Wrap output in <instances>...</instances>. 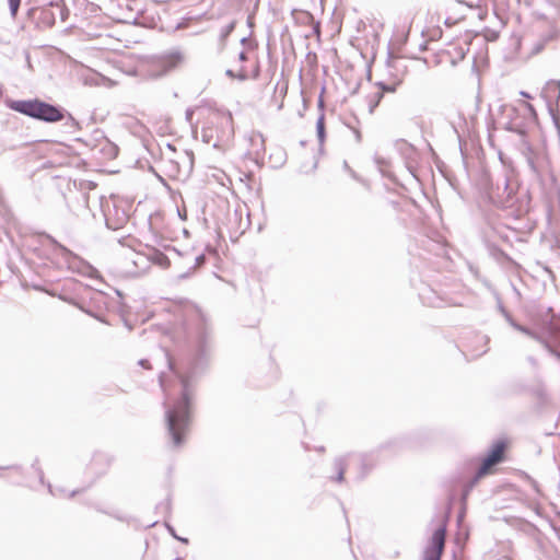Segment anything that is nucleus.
I'll list each match as a JSON object with an SVG mask.
<instances>
[{"instance_id": "obj_5", "label": "nucleus", "mask_w": 560, "mask_h": 560, "mask_svg": "<svg viewBox=\"0 0 560 560\" xmlns=\"http://www.w3.org/2000/svg\"><path fill=\"white\" fill-rule=\"evenodd\" d=\"M446 538V524H441L432 534L429 545L423 551L422 560H441Z\"/></svg>"}, {"instance_id": "obj_35", "label": "nucleus", "mask_w": 560, "mask_h": 560, "mask_svg": "<svg viewBox=\"0 0 560 560\" xmlns=\"http://www.w3.org/2000/svg\"><path fill=\"white\" fill-rule=\"evenodd\" d=\"M343 167H345V170H348V171H349V173L351 174V176H352L353 178H357V174L354 173V171H352V170L349 167V165H348V163H347L346 161L343 162Z\"/></svg>"}, {"instance_id": "obj_25", "label": "nucleus", "mask_w": 560, "mask_h": 560, "mask_svg": "<svg viewBox=\"0 0 560 560\" xmlns=\"http://www.w3.org/2000/svg\"><path fill=\"white\" fill-rule=\"evenodd\" d=\"M371 456L370 454H362L361 455V464H362V467L365 469L368 467V465L370 464L371 462Z\"/></svg>"}, {"instance_id": "obj_32", "label": "nucleus", "mask_w": 560, "mask_h": 560, "mask_svg": "<svg viewBox=\"0 0 560 560\" xmlns=\"http://www.w3.org/2000/svg\"><path fill=\"white\" fill-rule=\"evenodd\" d=\"M159 381H160L161 388L163 389V392L165 393V396L167 397V389H166V386H165L163 374H160Z\"/></svg>"}, {"instance_id": "obj_28", "label": "nucleus", "mask_w": 560, "mask_h": 560, "mask_svg": "<svg viewBox=\"0 0 560 560\" xmlns=\"http://www.w3.org/2000/svg\"><path fill=\"white\" fill-rule=\"evenodd\" d=\"M82 312L95 317L96 319L103 322V319L98 316H96L95 314H93L91 311L86 310L83 305H80V304H75Z\"/></svg>"}, {"instance_id": "obj_9", "label": "nucleus", "mask_w": 560, "mask_h": 560, "mask_svg": "<svg viewBox=\"0 0 560 560\" xmlns=\"http://www.w3.org/2000/svg\"><path fill=\"white\" fill-rule=\"evenodd\" d=\"M113 462V457L103 452H96L90 464V470L96 472L98 476L106 472Z\"/></svg>"}, {"instance_id": "obj_39", "label": "nucleus", "mask_w": 560, "mask_h": 560, "mask_svg": "<svg viewBox=\"0 0 560 560\" xmlns=\"http://www.w3.org/2000/svg\"><path fill=\"white\" fill-rule=\"evenodd\" d=\"M25 58H26L27 67L31 69V68H32V65H31V59H30V55H28V52H25Z\"/></svg>"}, {"instance_id": "obj_24", "label": "nucleus", "mask_w": 560, "mask_h": 560, "mask_svg": "<svg viewBox=\"0 0 560 560\" xmlns=\"http://www.w3.org/2000/svg\"><path fill=\"white\" fill-rule=\"evenodd\" d=\"M249 78L246 69L244 67H242L240 69V71L236 73V79L240 80V81H245Z\"/></svg>"}, {"instance_id": "obj_4", "label": "nucleus", "mask_w": 560, "mask_h": 560, "mask_svg": "<svg viewBox=\"0 0 560 560\" xmlns=\"http://www.w3.org/2000/svg\"><path fill=\"white\" fill-rule=\"evenodd\" d=\"M506 447L508 444L504 440H498L491 445L490 450L482 458L479 468L475 471L472 477L464 483L460 498L462 502H466L470 491L482 477L491 471L492 467L504 460Z\"/></svg>"}, {"instance_id": "obj_11", "label": "nucleus", "mask_w": 560, "mask_h": 560, "mask_svg": "<svg viewBox=\"0 0 560 560\" xmlns=\"http://www.w3.org/2000/svg\"><path fill=\"white\" fill-rule=\"evenodd\" d=\"M541 96L547 101L548 105H550L552 101H558L560 98V81H548L542 88Z\"/></svg>"}, {"instance_id": "obj_40", "label": "nucleus", "mask_w": 560, "mask_h": 560, "mask_svg": "<svg viewBox=\"0 0 560 560\" xmlns=\"http://www.w3.org/2000/svg\"><path fill=\"white\" fill-rule=\"evenodd\" d=\"M520 94L525 98H532V95L525 91H521Z\"/></svg>"}, {"instance_id": "obj_33", "label": "nucleus", "mask_w": 560, "mask_h": 560, "mask_svg": "<svg viewBox=\"0 0 560 560\" xmlns=\"http://www.w3.org/2000/svg\"><path fill=\"white\" fill-rule=\"evenodd\" d=\"M525 108L530 113V115L536 116L535 107L530 103H524Z\"/></svg>"}, {"instance_id": "obj_6", "label": "nucleus", "mask_w": 560, "mask_h": 560, "mask_svg": "<svg viewBox=\"0 0 560 560\" xmlns=\"http://www.w3.org/2000/svg\"><path fill=\"white\" fill-rule=\"evenodd\" d=\"M69 16V10L59 2H51L49 8L43 9L40 12V20L43 23L52 26L56 23L57 18L61 22H66Z\"/></svg>"}, {"instance_id": "obj_10", "label": "nucleus", "mask_w": 560, "mask_h": 560, "mask_svg": "<svg viewBox=\"0 0 560 560\" xmlns=\"http://www.w3.org/2000/svg\"><path fill=\"white\" fill-rule=\"evenodd\" d=\"M548 332L551 340L549 342H545V346L550 351V353L555 354L558 359H560V351L555 350L551 346V342L560 345V319L550 320V323L548 324Z\"/></svg>"}, {"instance_id": "obj_16", "label": "nucleus", "mask_w": 560, "mask_h": 560, "mask_svg": "<svg viewBox=\"0 0 560 560\" xmlns=\"http://www.w3.org/2000/svg\"><path fill=\"white\" fill-rule=\"evenodd\" d=\"M499 311L501 312V314L505 317V319L508 320V323L513 327L515 328L516 330L518 331H522L524 334H527L529 336H534L529 330L528 328L517 324L513 317L511 316V314L505 310V307L502 305V304H499Z\"/></svg>"}, {"instance_id": "obj_21", "label": "nucleus", "mask_w": 560, "mask_h": 560, "mask_svg": "<svg viewBox=\"0 0 560 560\" xmlns=\"http://www.w3.org/2000/svg\"><path fill=\"white\" fill-rule=\"evenodd\" d=\"M155 261L163 267H167L170 265V259L161 252L155 253Z\"/></svg>"}, {"instance_id": "obj_1", "label": "nucleus", "mask_w": 560, "mask_h": 560, "mask_svg": "<svg viewBox=\"0 0 560 560\" xmlns=\"http://www.w3.org/2000/svg\"><path fill=\"white\" fill-rule=\"evenodd\" d=\"M212 353V335L205 323L198 328L194 345L177 360H173L168 353H165L170 370L180 382L179 397L171 406L164 402L166 428L175 447L184 444L189 431L195 386L209 372Z\"/></svg>"}, {"instance_id": "obj_46", "label": "nucleus", "mask_w": 560, "mask_h": 560, "mask_svg": "<svg viewBox=\"0 0 560 560\" xmlns=\"http://www.w3.org/2000/svg\"><path fill=\"white\" fill-rule=\"evenodd\" d=\"M555 5L560 8V0H555Z\"/></svg>"}, {"instance_id": "obj_22", "label": "nucleus", "mask_w": 560, "mask_h": 560, "mask_svg": "<svg viewBox=\"0 0 560 560\" xmlns=\"http://www.w3.org/2000/svg\"><path fill=\"white\" fill-rule=\"evenodd\" d=\"M95 509H96L98 512L104 513V514H107V515H109V516H112V517H114V518H116V520H118V521H122V522L127 521V518H126L125 516L120 515V514H119V513H117V512L105 511V510H103V509H101V508H98V506H95Z\"/></svg>"}, {"instance_id": "obj_17", "label": "nucleus", "mask_w": 560, "mask_h": 560, "mask_svg": "<svg viewBox=\"0 0 560 560\" xmlns=\"http://www.w3.org/2000/svg\"><path fill=\"white\" fill-rule=\"evenodd\" d=\"M206 262V256L205 254H200L198 256L195 257V262L194 265L189 268V271L185 272V273H182L179 275V278L180 279H186L189 273L194 270H196L197 268H199L200 266H202L203 264Z\"/></svg>"}, {"instance_id": "obj_45", "label": "nucleus", "mask_w": 560, "mask_h": 560, "mask_svg": "<svg viewBox=\"0 0 560 560\" xmlns=\"http://www.w3.org/2000/svg\"><path fill=\"white\" fill-rule=\"evenodd\" d=\"M317 452H324L325 451V447L324 446H319L316 448Z\"/></svg>"}, {"instance_id": "obj_3", "label": "nucleus", "mask_w": 560, "mask_h": 560, "mask_svg": "<svg viewBox=\"0 0 560 560\" xmlns=\"http://www.w3.org/2000/svg\"><path fill=\"white\" fill-rule=\"evenodd\" d=\"M488 195L494 206L511 210L512 214L518 217L526 211L527 202L521 200L517 189L511 185L505 175H501L497 178Z\"/></svg>"}, {"instance_id": "obj_8", "label": "nucleus", "mask_w": 560, "mask_h": 560, "mask_svg": "<svg viewBox=\"0 0 560 560\" xmlns=\"http://www.w3.org/2000/svg\"><path fill=\"white\" fill-rule=\"evenodd\" d=\"M51 242L54 244V253L57 256L61 257L63 262L67 265L68 269L75 270L77 265L81 262L78 256L74 255L70 249H68L63 245L59 244L56 240L51 238Z\"/></svg>"}, {"instance_id": "obj_48", "label": "nucleus", "mask_w": 560, "mask_h": 560, "mask_svg": "<svg viewBox=\"0 0 560 560\" xmlns=\"http://www.w3.org/2000/svg\"><path fill=\"white\" fill-rule=\"evenodd\" d=\"M176 560H182V559L177 558Z\"/></svg>"}, {"instance_id": "obj_13", "label": "nucleus", "mask_w": 560, "mask_h": 560, "mask_svg": "<svg viewBox=\"0 0 560 560\" xmlns=\"http://www.w3.org/2000/svg\"><path fill=\"white\" fill-rule=\"evenodd\" d=\"M346 467H347V456H340V457L335 458L334 469L336 471V475L331 476L330 479L332 481L342 482L345 479Z\"/></svg>"}, {"instance_id": "obj_12", "label": "nucleus", "mask_w": 560, "mask_h": 560, "mask_svg": "<svg viewBox=\"0 0 560 560\" xmlns=\"http://www.w3.org/2000/svg\"><path fill=\"white\" fill-rule=\"evenodd\" d=\"M219 124L223 127L222 133L218 136L219 141H225L229 140L233 133V119L231 113H228L226 115H223L219 118Z\"/></svg>"}, {"instance_id": "obj_36", "label": "nucleus", "mask_w": 560, "mask_h": 560, "mask_svg": "<svg viewBox=\"0 0 560 560\" xmlns=\"http://www.w3.org/2000/svg\"><path fill=\"white\" fill-rule=\"evenodd\" d=\"M352 130H353V133H354V137H355V141L360 142L361 141V132L358 129H355V128H352Z\"/></svg>"}, {"instance_id": "obj_19", "label": "nucleus", "mask_w": 560, "mask_h": 560, "mask_svg": "<svg viewBox=\"0 0 560 560\" xmlns=\"http://www.w3.org/2000/svg\"><path fill=\"white\" fill-rule=\"evenodd\" d=\"M65 119H66V121H65L63 126L66 128H68L69 130L74 131V130L80 129L79 121L70 113L67 112Z\"/></svg>"}, {"instance_id": "obj_27", "label": "nucleus", "mask_w": 560, "mask_h": 560, "mask_svg": "<svg viewBox=\"0 0 560 560\" xmlns=\"http://www.w3.org/2000/svg\"><path fill=\"white\" fill-rule=\"evenodd\" d=\"M37 464H38V460L36 459V460L33 463L32 467L36 470V472H37V475H38V477H39V480H40L42 482H44V472H43V470H42L39 467H37Z\"/></svg>"}, {"instance_id": "obj_42", "label": "nucleus", "mask_w": 560, "mask_h": 560, "mask_svg": "<svg viewBox=\"0 0 560 560\" xmlns=\"http://www.w3.org/2000/svg\"><path fill=\"white\" fill-rule=\"evenodd\" d=\"M80 492V490H72L69 494V497H74L75 494H78Z\"/></svg>"}, {"instance_id": "obj_20", "label": "nucleus", "mask_w": 560, "mask_h": 560, "mask_svg": "<svg viewBox=\"0 0 560 560\" xmlns=\"http://www.w3.org/2000/svg\"><path fill=\"white\" fill-rule=\"evenodd\" d=\"M201 139L205 143H211L213 139V129L212 127H203L201 129Z\"/></svg>"}, {"instance_id": "obj_15", "label": "nucleus", "mask_w": 560, "mask_h": 560, "mask_svg": "<svg viewBox=\"0 0 560 560\" xmlns=\"http://www.w3.org/2000/svg\"><path fill=\"white\" fill-rule=\"evenodd\" d=\"M397 85H398L397 82H395V83H385L383 81L377 82L376 86L380 89V92H377L375 94L376 101H375V104L373 106H371V110H373V107L380 103V101L383 98V94L385 92H388V93L395 92L397 89Z\"/></svg>"}, {"instance_id": "obj_2", "label": "nucleus", "mask_w": 560, "mask_h": 560, "mask_svg": "<svg viewBox=\"0 0 560 560\" xmlns=\"http://www.w3.org/2000/svg\"><path fill=\"white\" fill-rule=\"evenodd\" d=\"M5 106L11 110L23 114L36 120L52 124L65 119L67 110L39 98L7 100Z\"/></svg>"}, {"instance_id": "obj_18", "label": "nucleus", "mask_w": 560, "mask_h": 560, "mask_svg": "<svg viewBox=\"0 0 560 560\" xmlns=\"http://www.w3.org/2000/svg\"><path fill=\"white\" fill-rule=\"evenodd\" d=\"M316 132L318 141L323 143L326 137L324 115H320L316 121Z\"/></svg>"}, {"instance_id": "obj_37", "label": "nucleus", "mask_w": 560, "mask_h": 560, "mask_svg": "<svg viewBox=\"0 0 560 560\" xmlns=\"http://www.w3.org/2000/svg\"><path fill=\"white\" fill-rule=\"evenodd\" d=\"M225 74H226L229 78H236V73H235L233 70H231V69H228V70L225 71Z\"/></svg>"}, {"instance_id": "obj_30", "label": "nucleus", "mask_w": 560, "mask_h": 560, "mask_svg": "<svg viewBox=\"0 0 560 560\" xmlns=\"http://www.w3.org/2000/svg\"><path fill=\"white\" fill-rule=\"evenodd\" d=\"M192 115H194V109L187 108L185 112V118L189 124H191Z\"/></svg>"}, {"instance_id": "obj_47", "label": "nucleus", "mask_w": 560, "mask_h": 560, "mask_svg": "<svg viewBox=\"0 0 560 560\" xmlns=\"http://www.w3.org/2000/svg\"><path fill=\"white\" fill-rule=\"evenodd\" d=\"M167 148L174 150V148L171 144H167Z\"/></svg>"}, {"instance_id": "obj_38", "label": "nucleus", "mask_w": 560, "mask_h": 560, "mask_svg": "<svg viewBox=\"0 0 560 560\" xmlns=\"http://www.w3.org/2000/svg\"><path fill=\"white\" fill-rule=\"evenodd\" d=\"M259 77V67L257 66L253 71V79H257Z\"/></svg>"}, {"instance_id": "obj_26", "label": "nucleus", "mask_w": 560, "mask_h": 560, "mask_svg": "<svg viewBox=\"0 0 560 560\" xmlns=\"http://www.w3.org/2000/svg\"><path fill=\"white\" fill-rule=\"evenodd\" d=\"M156 508L163 510L165 513H168L171 509L170 499H167L165 502L160 503Z\"/></svg>"}, {"instance_id": "obj_7", "label": "nucleus", "mask_w": 560, "mask_h": 560, "mask_svg": "<svg viewBox=\"0 0 560 560\" xmlns=\"http://www.w3.org/2000/svg\"><path fill=\"white\" fill-rule=\"evenodd\" d=\"M179 159L180 161H170V172L173 173L176 177H179L182 174L184 176H188L194 170V153L191 151L185 150Z\"/></svg>"}, {"instance_id": "obj_14", "label": "nucleus", "mask_w": 560, "mask_h": 560, "mask_svg": "<svg viewBox=\"0 0 560 560\" xmlns=\"http://www.w3.org/2000/svg\"><path fill=\"white\" fill-rule=\"evenodd\" d=\"M235 27H236L235 20L231 21L229 24L221 27L220 33H219V38H218L219 50H223L225 48L228 38L232 34V32L235 30Z\"/></svg>"}, {"instance_id": "obj_29", "label": "nucleus", "mask_w": 560, "mask_h": 560, "mask_svg": "<svg viewBox=\"0 0 560 560\" xmlns=\"http://www.w3.org/2000/svg\"><path fill=\"white\" fill-rule=\"evenodd\" d=\"M166 526H167V528H168V530H170V533L172 534V536H173V537H175L176 539H178V540H180V541H183V542H185V544H187V542H188V539H187V538H180V537H178V536L175 534V530H174V528H173L172 526H170V525H166Z\"/></svg>"}, {"instance_id": "obj_23", "label": "nucleus", "mask_w": 560, "mask_h": 560, "mask_svg": "<svg viewBox=\"0 0 560 560\" xmlns=\"http://www.w3.org/2000/svg\"><path fill=\"white\" fill-rule=\"evenodd\" d=\"M8 1H9L10 13L14 18L20 8L21 0H8Z\"/></svg>"}, {"instance_id": "obj_34", "label": "nucleus", "mask_w": 560, "mask_h": 560, "mask_svg": "<svg viewBox=\"0 0 560 560\" xmlns=\"http://www.w3.org/2000/svg\"><path fill=\"white\" fill-rule=\"evenodd\" d=\"M238 60L242 62L247 61L248 60L247 54L245 51H241L238 54Z\"/></svg>"}, {"instance_id": "obj_31", "label": "nucleus", "mask_w": 560, "mask_h": 560, "mask_svg": "<svg viewBox=\"0 0 560 560\" xmlns=\"http://www.w3.org/2000/svg\"><path fill=\"white\" fill-rule=\"evenodd\" d=\"M138 364L142 366L143 369H151L150 361L148 359H141L139 360Z\"/></svg>"}, {"instance_id": "obj_44", "label": "nucleus", "mask_w": 560, "mask_h": 560, "mask_svg": "<svg viewBox=\"0 0 560 560\" xmlns=\"http://www.w3.org/2000/svg\"><path fill=\"white\" fill-rule=\"evenodd\" d=\"M528 360H529V362H530L532 364H536V361H535V359H534V358L529 357V358H528Z\"/></svg>"}, {"instance_id": "obj_41", "label": "nucleus", "mask_w": 560, "mask_h": 560, "mask_svg": "<svg viewBox=\"0 0 560 560\" xmlns=\"http://www.w3.org/2000/svg\"><path fill=\"white\" fill-rule=\"evenodd\" d=\"M248 40H249V39H248V37H246V36H245V37H243V38L241 39V44H242V45H246V44L248 43Z\"/></svg>"}, {"instance_id": "obj_43", "label": "nucleus", "mask_w": 560, "mask_h": 560, "mask_svg": "<svg viewBox=\"0 0 560 560\" xmlns=\"http://www.w3.org/2000/svg\"><path fill=\"white\" fill-rule=\"evenodd\" d=\"M48 487H49V491H50V493H51L52 495H58V494H57V492H56V491H54V490L51 489V486H50V485H48Z\"/></svg>"}]
</instances>
